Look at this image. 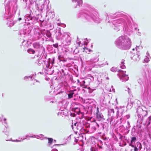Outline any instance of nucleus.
<instances>
[{
  "instance_id": "10",
  "label": "nucleus",
  "mask_w": 151,
  "mask_h": 151,
  "mask_svg": "<svg viewBox=\"0 0 151 151\" xmlns=\"http://www.w3.org/2000/svg\"><path fill=\"white\" fill-rule=\"evenodd\" d=\"M118 135L119 137V138L120 139H122L123 137L122 136L120 133L118 134Z\"/></svg>"
},
{
  "instance_id": "14",
  "label": "nucleus",
  "mask_w": 151,
  "mask_h": 151,
  "mask_svg": "<svg viewBox=\"0 0 151 151\" xmlns=\"http://www.w3.org/2000/svg\"><path fill=\"white\" fill-rule=\"evenodd\" d=\"M132 143H131L130 144H129V145L131 146L132 147H134H134H135L132 145Z\"/></svg>"
},
{
  "instance_id": "31",
  "label": "nucleus",
  "mask_w": 151,
  "mask_h": 151,
  "mask_svg": "<svg viewBox=\"0 0 151 151\" xmlns=\"http://www.w3.org/2000/svg\"><path fill=\"white\" fill-rule=\"evenodd\" d=\"M106 64H107V65H108V63H107Z\"/></svg>"
},
{
  "instance_id": "29",
  "label": "nucleus",
  "mask_w": 151,
  "mask_h": 151,
  "mask_svg": "<svg viewBox=\"0 0 151 151\" xmlns=\"http://www.w3.org/2000/svg\"><path fill=\"white\" fill-rule=\"evenodd\" d=\"M90 87H88V89H90Z\"/></svg>"
},
{
  "instance_id": "24",
  "label": "nucleus",
  "mask_w": 151,
  "mask_h": 151,
  "mask_svg": "<svg viewBox=\"0 0 151 151\" xmlns=\"http://www.w3.org/2000/svg\"><path fill=\"white\" fill-rule=\"evenodd\" d=\"M21 20V18H19V21H20V20Z\"/></svg>"
},
{
  "instance_id": "16",
  "label": "nucleus",
  "mask_w": 151,
  "mask_h": 151,
  "mask_svg": "<svg viewBox=\"0 0 151 151\" xmlns=\"http://www.w3.org/2000/svg\"><path fill=\"white\" fill-rule=\"evenodd\" d=\"M138 149L136 147H135L134 148V151H138Z\"/></svg>"
},
{
  "instance_id": "13",
  "label": "nucleus",
  "mask_w": 151,
  "mask_h": 151,
  "mask_svg": "<svg viewBox=\"0 0 151 151\" xmlns=\"http://www.w3.org/2000/svg\"><path fill=\"white\" fill-rule=\"evenodd\" d=\"M83 49L84 50H83L84 52H87L86 50H88V49L87 48L85 47V48H83ZM88 51L89 52L90 51V50H88Z\"/></svg>"
},
{
  "instance_id": "22",
  "label": "nucleus",
  "mask_w": 151,
  "mask_h": 151,
  "mask_svg": "<svg viewBox=\"0 0 151 151\" xmlns=\"http://www.w3.org/2000/svg\"><path fill=\"white\" fill-rule=\"evenodd\" d=\"M83 86H84V87H83V88H86V86L85 85Z\"/></svg>"
},
{
  "instance_id": "1",
  "label": "nucleus",
  "mask_w": 151,
  "mask_h": 151,
  "mask_svg": "<svg viewBox=\"0 0 151 151\" xmlns=\"http://www.w3.org/2000/svg\"><path fill=\"white\" fill-rule=\"evenodd\" d=\"M118 42L119 43V45L121 46L122 49L126 50L129 48L130 45L129 42L128 41L123 38L119 37Z\"/></svg>"
},
{
  "instance_id": "30",
  "label": "nucleus",
  "mask_w": 151,
  "mask_h": 151,
  "mask_svg": "<svg viewBox=\"0 0 151 151\" xmlns=\"http://www.w3.org/2000/svg\"><path fill=\"white\" fill-rule=\"evenodd\" d=\"M107 79H109V78H107Z\"/></svg>"
},
{
  "instance_id": "15",
  "label": "nucleus",
  "mask_w": 151,
  "mask_h": 151,
  "mask_svg": "<svg viewBox=\"0 0 151 151\" xmlns=\"http://www.w3.org/2000/svg\"><path fill=\"white\" fill-rule=\"evenodd\" d=\"M63 93V92H59L58 93V94H61V97L62 98H63L64 96L62 94Z\"/></svg>"
},
{
  "instance_id": "3",
  "label": "nucleus",
  "mask_w": 151,
  "mask_h": 151,
  "mask_svg": "<svg viewBox=\"0 0 151 151\" xmlns=\"http://www.w3.org/2000/svg\"><path fill=\"white\" fill-rule=\"evenodd\" d=\"M96 117L98 120L99 121H101L103 117V115H102L101 113H100L99 109L98 107L96 108Z\"/></svg>"
},
{
  "instance_id": "12",
  "label": "nucleus",
  "mask_w": 151,
  "mask_h": 151,
  "mask_svg": "<svg viewBox=\"0 0 151 151\" xmlns=\"http://www.w3.org/2000/svg\"><path fill=\"white\" fill-rule=\"evenodd\" d=\"M53 46L56 48H57L58 47V44H54L53 45Z\"/></svg>"
},
{
  "instance_id": "17",
  "label": "nucleus",
  "mask_w": 151,
  "mask_h": 151,
  "mask_svg": "<svg viewBox=\"0 0 151 151\" xmlns=\"http://www.w3.org/2000/svg\"><path fill=\"white\" fill-rule=\"evenodd\" d=\"M110 111L111 112H113V113H114V109H111Z\"/></svg>"
},
{
  "instance_id": "2",
  "label": "nucleus",
  "mask_w": 151,
  "mask_h": 151,
  "mask_svg": "<svg viewBox=\"0 0 151 151\" xmlns=\"http://www.w3.org/2000/svg\"><path fill=\"white\" fill-rule=\"evenodd\" d=\"M128 75L126 74V71L122 70H119V76L120 78L124 81H127L129 77Z\"/></svg>"
},
{
  "instance_id": "25",
  "label": "nucleus",
  "mask_w": 151,
  "mask_h": 151,
  "mask_svg": "<svg viewBox=\"0 0 151 151\" xmlns=\"http://www.w3.org/2000/svg\"><path fill=\"white\" fill-rule=\"evenodd\" d=\"M6 118H4V121H6Z\"/></svg>"
},
{
  "instance_id": "11",
  "label": "nucleus",
  "mask_w": 151,
  "mask_h": 151,
  "mask_svg": "<svg viewBox=\"0 0 151 151\" xmlns=\"http://www.w3.org/2000/svg\"><path fill=\"white\" fill-rule=\"evenodd\" d=\"M37 45V46H39V44L37 43H35L33 44V46L35 48L36 47V46Z\"/></svg>"
},
{
  "instance_id": "5",
  "label": "nucleus",
  "mask_w": 151,
  "mask_h": 151,
  "mask_svg": "<svg viewBox=\"0 0 151 151\" xmlns=\"http://www.w3.org/2000/svg\"><path fill=\"white\" fill-rule=\"evenodd\" d=\"M119 69H118L117 68L115 67H113L111 68V71L114 72H116L118 71H119Z\"/></svg>"
},
{
  "instance_id": "9",
  "label": "nucleus",
  "mask_w": 151,
  "mask_h": 151,
  "mask_svg": "<svg viewBox=\"0 0 151 151\" xmlns=\"http://www.w3.org/2000/svg\"><path fill=\"white\" fill-rule=\"evenodd\" d=\"M144 61L146 62V63H147L150 60L149 59V58H147V57H146L145 59H144Z\"/></svg>"
},
{
  "instance_id": "26",
  "label": "nucleus",
  "mask_w": 151,
  "mask_h": 151,
  "mask_svg": "<svg viewBox=\"0 0 151 151\" xmlns=\"http://www.w3.org/2000/svg\"><path fill=\"white\" fill-rule=\"evenodd\" d=\"M77 81H78V83H79V80H77Z\"/></svg>"
},
{
  "instance_id": "28",
  "label": "nucleus",
  "mask_w": 151,
  "mask_h": 151,
  "mask_svg": "<svg viewBox=\"0 0 151 151\" xmlns=\"http://www.w3.org/2000/svg\"><path fill=\"white\" fill-rule=\"evenodd\" d=\"M55 150L56 151H58V150L57 149H55Z\"/></svg>"
},
{
  "instance_id": "6",
  "label": "nucleus",
  "mask_w": 151,
  "mask_h": 151,
  "mask_svg": "<svg viewBox=\"0 0 151 151\" xmlns=\"http://www.w3.org/2000/svg\"><path fill=\"white\" fill-rule=\"evenodd\" d=\"M27 51L28 53H30V52H31L32 54H34L35 53L34 50L31 48H29L28 49Z\"/></svg>"
},
{
  "instance_id": "18",
  "label": "nucleus",
  "mask_w": 151,
  "mask_h": 151,
  "mask_svg": "<svg viewBox=\"0 0 151 151\" xmlns=\"http://www.w3.org/2000/svg\"><path fill=\"white\" fill-rule=\"evenodd\" d=\"M148 120L149 121H150L151 120V116H149L148 118Z\"/></svg>"
},
{
  "instance_id": "23",
  "label": "nucleus",
  "mask_w": 151,
  "mask_h": 151,
  "mask_svg": "<svg viewBox=\"0 0 151 151\" xmlns=\"http://www.w3.org/2000/svg\"><path fill=\"white\" fill-rule=\"evenodd\" d=\"M96 124H97V126L98 127H99V125L97 123H96Z\"/></svg>"
},
{
  "instance_id": "8",
  "label": "nucleus",
  "mask_w": 151,
  "mask_h": 151,
  "mask_svg": "<svg viewBox=\"0 0 151 151\" xmlns=\"http://www.w3.org/2000/svg\"><path fill=\"white\" fill-rule=\"evenodd\" d=\"M53 139L52 138H48V142L50 144H51L52 142Z\"/></svg>"
},
{
  "instance_id": "27",
  "label": "nucleus",
  "mask_w": 151,
  "mask_h": 151,
  "mask_svg": "<svg viewBox=\"0 0 151 151\" xmlns=\"http://www.w3.org/2000/svg\"><path fill=\"white\" fill-rule=\"evenodd\" d=\"M76 123H75L74 124V125H75V126H76Z\"/></svg>"
},
{
  "instance_id": "7",
  "label": "nucleus",
  "mask_w": 151,
  "mask_h": 151,
  "mask_svg": "<svg viewBox=\"0 0 151 151\" xmlns=\"http://www.w3.org/2000/svg\"><path fill=\"white\" fill-rule=\"evenodd\" d=\"M136 140V138L135 137H131V143H132L133 142H134Z\"/></svg>"
},
{
  "instance_id": "19",
  "label": "nucleus",
  "mask_w": 151,
  "mask_h": 151,
  "mask_svg": "<svg viewBox=\"0 0 151 151\" xmlns=\"http://www.w3.org/2000/svg\"><path fill=\"white\" fill-rule=\"evenodd\" d=\"M83 85H81V86H85L84 84H85V81H83Z\"/></svg>"
},
{
  "instance_id": "20",
  "label": "nucleus",
  "mask_w": 151,
  "mask_h": 151,
  "mask_svg": "<svg viewBox=\"0 0 151 151\" xmlns=\"http://www.w3.org/2000/svg\"><path fill=\"white\" fill-rule=\"evenodd\" d=\"M150 124V121H149L148 122V123L147 125V126L149 125Z\"/></svg>"
},
{
  "instance_id": "4",
  "label": "nucleus",
  "mask_w": 151,
  "mask_h": 151,
  "mask_svg": "<svg viewBox=\"0 0 151 151\" xmlns=\"http://www.w3.org/2000/svg\"><path fill=\"white\" fill-rule=\"evenodd\" d=\"M74 91V90L71 91H70V93L68 94V98L69 99H70L73 97V95L74 94V93L73 92Z\"/></svg>"
},
{
  "instance_id": "21",
  "label": "nucleus",
  "mask_w": 151,
  "mask_h": 151,
  "mask_svg": "<svg viewBox=\"0 0 151 151\" xmlns=\"http://www.w3.org/2000/svg\"><path fill=\"white\" fill-rule=\"evenodd\" d=\"M77 45L78 46H80V43L79 42H78L77 43Z\"/></svg>"
}]
</instances>
